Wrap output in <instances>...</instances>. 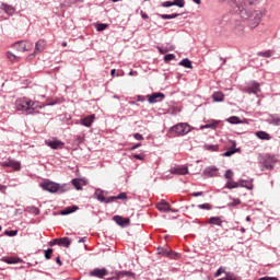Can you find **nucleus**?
Instances as JSON below:
<instances>
[{
	"label": "nucleus",
	"mask_w": 280,
	"mask_h": 280,
	"mask_svg": "<svg viewBox=\"0 0 280 280\" xmlns=\"http://www.w3.org/2000/svg\"><path fill=\"white\" fill-rule=\"evenodd\" d=\"M238 187H240V182H235L234 179L228 180V183H225V188L230 190Z\"/></svg>",
	"instance_id": "obj_26"
},
{
	"label": "nucleus",
	"mask_w": 280,
	"mask_h": 280,
	"mask_svg": "<svg viewBox=\"0 0 280 280\" xmlns=\"http://www.w3.org/2000/svg\"><path fill=\"white\" fill-rule=\"evenodd\" d=\"M45 144L51 148L52 150L65 148V142H61L59 140H46Z\"/></svg>",
	"instance_id": "obj_13"
},
{
	"label": "nucleus",
	"mask_w": 280,
	"mask_h": 280,
	"mask_svg": "<svg viewBox=\"0 0 280 280\" xmlns=\"http://www.w3.org/2000/svg\"><path fill=\"white\" fill-rule=\"evenodd\" d=\"M222 273H226L225 268L220 267L217 273H214V278H219Z\"/></svg>",
	"instance_id": "obj_44"
},
{
	"label": "nucleus",
	"mask_w": 280,
	"mask_h": 280,
	"mask_svg": "<svg viewBox=\"0 0 280 280\" xmlns=\"http://www.w3.org/2000/svg\"><path fill=\"white\" fill-rule=\"evenodd\" d=\"M95 28H96L97 32H103L106 28H108V24H102V23L101 24H96Z\"/></svg>",
	"instance_id": "obj_39"
},
{
	"label": "nucleus",
	"mask_w": 280,
	"mask_h": 280,
	"mask_svg": "<svg viewBox=\"0 0 280 280\" xmlns=\"http://www.w3.org/2000/svg\"><path fill=\"white\" fill-rule=\"evenodd\" d=\"M42 106L39 103L32 102L27 97L19 98L15 101V110L24 112L27 115H33L37 112V109H40Z\"/></svg>",
	"instance_id": "obj_2"
},
{
	"label": "nucleus",
	"mask_w": 280,
	"mask_h": 280,
	"mask_svg": "<svg viewBox=\"0 0 280 280\" xmlns=\"http://www.w3.org/2000/svg\"><path fill=\"white\" fill-rule=\"evenodd\" d=\"M47 46V42L45 39H39L37 43H35L34 54H42L45 51Z\"/></svg>",
	"instance_id": "obj_14"
},
{
	"label": "nucleus",
	"mask_w": 280,
	"mask_h": 280,
	"mask_svg": "<svg viewBox=\"0 0 280 280\" xmlns=\"http://www.w3.org/2000/svg\"><path fill=\"white\" fill-rule=\"evenodd\" d=\"M275 163H277V160L271 155H265L261 159V165L268 171L272 170Z\"/></svg>",
	"instance_id": "obj_8"
},
{
	"label": "nucleus",
	"mask_w": 280,
	"mask_h": 280,
	"mask_svg": "<svg viewBox=\"0 0 280 280\" xmlns=\"http://www.w3.org/2000/svg\"><path fill=\"white\" fill-rule=\"evenodd\" d=\"M116 72H117V70H116V69H113V70H112V75H115Z\"/></svg>",
	"instance_id": "obj_63"
},
{
	"label": "nucleus",
	"mask_w": 280,
	"mask_h": 280,
	"mask_svg": "<svg viewBox=\"0 0 280 280\" xmlns=\"http://www.w3.org/2000/svg\"><path fill=\"white\" fill-rule=\"evenodd\" d=\"M231 143H232V149L230 151H225L223 153V156H233L235 153L241 151L240 149H233V148H236L235 141H232Z\"/></svg>",
	"instance_id": "obj_24"
},
{
	"label": "nucleus",
	"mask_w": 280,
	"mask_h": 280,
	"mask_svg": "<svg viewBox=\"0 0 280 280\" xmlns=\"http://www.w3.org/2000/svg\"><path fill=\"white\" fill-rule=\"evenodd\" d=\"M133 158L139 160V161H144L145 155L144 154H135Z\"/></svg>",
	"instance_id": "obj_50"
},
{
	"label": "nucleus",
	"mask_w": 280,
	"mask_h": 280,
	"mask_svg": "<svg viewBox=\"0 0 280 280\" xmlns=\"http://www.w3.org/2000/svg\"><path fill=\"white\" fill-rule=\"evenodd\" d=\"M238 185H240V187L245 188L247 190H253V187H254L253 183L248 182L246 179H240Z\"/></svg>",
	"instance_id": "obj_23"
},
{
	"label": "nucleus",
	"mask_w": 280,
	"mask_h": 280,
	"mask_svg": "<svg viewBox=\"0 0 280 280\" xmlns=\"http://www.w3.org/2000/svg\"><path fill=\"white\" fill-rule=\"evenodd\" d=\"M202 195H203V191L191 192L192 197H199V196H202Z\"/></svg>",
	"instance_id": "obj_56"
},
{
	"label": "nucleus",
	"mask_w": 280,
	"mask_h": 280,
	"mask_svg": "<svg viewBox=\"0 0 280 280\" xmlns=\"http://www.w3.org/2000/svg\"><path fill=\"white\" fill-rule=\"evenodd\" d=\"M85 242V237H82L81 240H79V243H83Z\"/></svg>",
	"instance_id": "obj_64"
},
{
	"label": "nucleus",
	"mask_w": 280,
	"mask_h": 280,
	"mask_svg": "<svg viewBox=\"0 0 280 280\" xmlns=\"http://www.w3.org/2000/svg\"><path fill=\"white\" fill-rule=\"evenodd\" d=\"M128 75H138L137 71H130Z\"/></svg>",
	"instance_id": "obj_60"
},
{
	"label": "nucleus",
	"mask_w": 280,
	"mask_h": 280,
	"mask_svg": "<svg viewBox=\"0 0 280 280\" xmlns=\"http://www.w3.org/2000/svg\"><path fill=\"white\" fill-rule=\"evenodd\" d=\"M218 173H219V171H218L217 168H208V170L206 171V174H207L208 176H210V177L218 176Z\"/></svg>",
	"instance_id": "obj_36"
},
{
	"label": "nucleus",
	"mask_w": 280,
	"mask_h": 280,
	"mask_svg": "<svg viewBox=\"0 0 280 280\" xmlns=\"http://www.w3.org/2000/svg\"><path fill=\"white\" fill-rule=\"evenodd\" d=\"M95 116L94 114L89 115L82 119V125L86 128H91Z\"/></svg>",
	"instance_id": "obj_22"
},
{
	"label": "nucleus",
	"mask_w": 280,
	"mask_h": 280,
	"mask_svg": "<svg viewBox=\"0 0 280 280\" xmlns=\"http://www.w3.org/2000/svg\"><path fill=\"white\" fill-rule=\"evenodd\" d=\"M114 221L120 226L130 224L129 218H124V217H119V215L114 217Z\"/></svg>",
	"instance_id": "obj_20"
},
{
	"label": "nucleus",
	"mask_w": 280,
	"mask_h": 280,
	"mask_svg": "<svg viewBox=\"0 0 280 280\" xmlns=\"http://www.w3.org/2000/svg\"><path fill=\"white\" fill-rule=\"evenodd\" d=\"M229 122L233 124V125H236V124H241V120H240L238 117L232 116V117L229 118Z\"/></svg>",
	"instance_id": "obj_41"
},
{
	"label": "nucleus",
	"mask_w": 280,
	"mask_h": 280,
	"mask_svg": "<svg viewBox=\"0 0 280 280\" xmlns=\"http://www.w3.org/2000/svg\"><path fill=\"white\" fill-rule=\"evenodd\" d=\"M3 167H11L13 171L19 172L21 170V164L14 160H8L1 163Z\"/></svg>",
	"instance_id": "obj_11"
},
{
	"label": "nucleus",
	"mask_w": 280,
	"mask_h": 280,
	"mask_svg": "<svg viewBox=\"0 0 280 280\" xmlns=\"http://www.w3.org/2000/svg\"><path fill=\"white\" fill-rule=\"evenodd\" d=\"M7 57H8V59L11 61V62H19V60H20V58L19 57H16L14 54H12V52H10V51H8V54H7Z\"/></svg>",
	"instance_id": "obj_35"
},
{
	"label": "nucleus",
	"mask_w": 280,
	"mask_h": 280,
	"mask_svg": "<svg viewBox=\"0 0 280 280\" xmlns=\"http://www.w3.org/2000/svg\"><path fill=\"white\" fill-rule=\"evenodd\" d=\"M213 102H223L224 101V94L221 92H215L212 94Z\"/></svg>",
	"instance_id": "obj_29"
},
{
	"label": "nucleus",
	"mask_w": 280,
	"mask_h": 280,
	"mask_svg": "<svg viewBox=\"0 0 280 280\" xmlns=\"http://www.w3.org/2000/svg\"><path fill=\"white\" fill-rule=\"evenodd\" d=\"M122 278H135V273L131 271H116L114 279L115 280H120Z\"/></svg>",
	"instance_id": "obj_16"
},
{
	"label": "nucleus",
	"mask_w": 280,
	"mask_h": 280,
	"mask_svg": "<svg viewBox=\"0 0 280 280\" xmlns=\"http://www.w3.org/2000/svg\"><path fill=\"white\" fill-rule=\"evenodd\" d=\"M171 174L177 175V176H186L188 174V168L187 167H173V168H171Z\"/></svg>",
	"instance_id": "obj_17"
},
{
	"label": "nucleus",
	"mask_w": 280,
	"mask_h": 280,
	"mask_svg": "<svg viewBox=\"0 0 280 280\" xmlns=\"http://www.w3.org/2000/svg\"><path fill=\"white\" fill-rule=\"evenodd\" d=\"M128 196L126 192H120L118 196L107 198L106 205L113 203L115 200H126Z\"/></svg>",
	"instance_id": "obj_21"
},
{
	"label": "nucleus",
	"mask_w": 280,
	"mask_h": 280,
	"mask_svg": "<svg viewBox=\"0 0 280 280\" xmlns=\"http://www.w3.org/2000/svg\"><path fill=\"white\" fill-rule=\"evenodd\" d=\"M96 199H97V201L105 202V203L108 201V199H106L103 196V191H96Z\"/></svg>",
	"instance_id": "obj_37"
},
{
	"label": "nucleus",
	"mask_w": 280,
	"mask_h": 280,
	"mask_svg": "<svg viewBox=\"0 0 280 280\" xmlns=\"http://www.w3.org/2000/svg\"><path fill=\"white\" fill-rule=\"evenodd\" d=\"M13 47L19 52H28L34 48V44H32L28 40H21V42L14 43Z\"/></svg>",
	"instance_id": "obj_5"
},
{
	"label": "nucleus",
	"mask_w": 280,
	"mask_h": 280,
	"mask_svg": "<svg viewBox=\"0 0 280 280\" xmlns=\"http://www.w3.org/2000/svg\"><path fill=\"white\" fill-rule=\"evenodd\" d=\"M224 178L228 179L229 182L230 180H234V172L229 170V171H225V174H224Z\"/></svg>",
	"instance_id": "obj_38"
},
{
	"label": "nucleus",
	"mask_w": 280,
	"mask_h": 280,
	"mask_svg": "<svg viewBox=\"0 0 280 280\" xmlns=\"http://www.w3.org/2000/svg\"><path fill=\"white\" fill-rule=\"evenodd\" d=\"M31 213H34V214H39V209L38 208H31Z\"/></svg>",
	"instance_id": "obj_54"
},
{
	"label": "nucleus",
	"mask_w": 280,
	"mask_h": 280,
	"mask_svg": "<svg viewBox=\"0 0 280 280\" xmlns=\"http://www.w3.org/2000/svg\"><path fill=\"white\" fill-rule=\"evenodd\" d=\"M156 209L160 212H176V210L171 208V203H168L165 199H161L158 203H156Z\"/></svg>",
	"instance_id": "obj_7"
},
{
	"label": "nucleus",
	"mask_w": 280,
	"mask_h": 280,
	"mask_svg": "<svg viewBox=\"0 0 280 280\" xmlns=\"http://www.w3.org/2000/svg\"><path fill=\"white\" fill-rule=\"evenodd\" d=\"M179 66L186 68V69H192V61L189 60L188 58H184L180 62Z\"/></svg>",
	"instance_id": "obj_28"
},
{
	"label": "nucleus",
	"mask_w": 280,
	"mask_h": 280,
	"mask_svg": "<svg viewBox=\"0 0 280 280\" xmlns=\"http://www.w3.org/2000/svg\"><path fill=\"white\" fill-rule=\"evenodd\" d=\"M189 131H191V128L189 127V125L187 122H179L175 126H173L168 133L171 137H174V135L176 136H186Z\"/></svg>",
	"instance_id": "obj_3"
},
{
	"label": "nucleus",
	"mask_w": 280,
	"mask_h": 280,
	"mask_svg": "<svg viewBox=\"0 0 280 280\" xmlns=\"http://www.w3.org/2000/svg\"><path fill=\"white\" fill-rule=\"evenodd\" d=\"M62 47H67L68 46V43L67 42H62Z\"/></svg>",
	"instance_id": "obj_62"
},
{
	"label": "nucleus",
	"mask_w": 280,
	"mask_h": 280,
	"mask_svg": "<svg viewBox=\"0 0 280 280\" xmlns=\"http://www.w3.org/2000/svg\"><path fill=\"white\" fill-rule=\"evenodd\" d=\"M40 187L45 190L48 191L50 194H57L58 191L61 190V187L59 184L51 182V180H44L40 184Z\"/></svg>",
	"instance_id": "obj_4"
},
{
	"label": "nucleus",
	"mask_w": 280,
	"mask_h": 280,
	"mask_svg": "<svg viewBox=\"0 0 280 280\" xmlns=\"http://www.w3.org/2000/svg\"><path fill=\"white\" fill-rule=\"evenodd\" d=\"M219 124H220L219 121H212V122H209V124H206V125H201L200 129H205V128L217 129Z\"/></svg>",
	"instance_id": "obj_32"
},
{
	"label": "nucleus",
	"mask_w": 280,
	"mask_h": 280,
	"mask_svg": "<svg viewBox=\"0 0 280 280\" xmlns=\"http://www.w3.org/2000/svg\"><path fill=\"white\" fill-rule=\"evenodd\" d=\"M56 262H57V265L62 266V262H61V260H60V257H57V258H56Z\"/></svg>",
	"instance_id": "obj_59"
},
{
	"label": "nucleus",
	"mask_w": 280,
	"mask_h": 280,
	"mask_svg": "<svg viewBox=\"0 0 280 280\" xmlns=\"http://www.w3.org/2000/svg\"><path fill=\"white\" fill-rule=\"evenodd\" d=\"M257 56L264 57V58H270L272 56L271 50H267L265 52H257Z\"/></svg>",
	"instance_id": "obj_40"
},
{
	"label": "nucleus",
	"mask_w": 280,
	"mask_h": 280,
	"mask_svg": "<svg viewBox=\"0 0 280 280\" xmlns=\"http://www.w3.org/2000/svg\"><path fill=\"white\" fill-rule=\"evenodd\" d=\"M140 14H141L142 19H144V20L149 19V16H148V14L145 12L141 11Z\"/></svg>",
	"instance_id": "obj_57"
},
{
	"label": "nucleus",
	"mask_w": 280,
	"mask_h": 280,
	"mask_svg": "<svg viewBox=\"0 0 280 280\" xmlns=\"http://www.w3.org/2000/svg\"><path fill=\"white\" fill-rule=\"evenodd\" d=\"M4 12L8 13V14H13L14 13V9L12 7H8V5H4Z\"/></svg>",
	"instance_id": "obj_48"
},
{
	"label": "nucleus",
	"mask_w": 280,
	"mask_h": 280,
	"mask_svg": "<svg viewBox=\"0 0 280 280\" xmlns=\"http://www.w3.org/2000/svg\"><path fill=\"white\" fill-rule=\"evenodd\" d=\"M141 147H142V143H141V142H138V143H136L133 147L130 148V151H133V150H136V149H138V148H141Z\"/></svg>",
	"instance_id": "obj_53"
},
{
	"label": "nucleus",
	"mask_w": 280,
	"mask_h": 280,
	"mask_svg": "<svg viewBox=\"0 0 280 280\" xmlns=\"http://www.w3.org/2000/svg\"><path fill=\"white\" fill-rule=\"evenodd\" d=\"M7 187L4 185H0V191H5Z\"/></svg>",
	"instance_id": "obj_61"
},
{
	"label": "nucleus",
	"mask_w": 280,
	"mask_h": 280,
	"mask_svg": "<svg viewBox=\"0 0 280 280\" xmlns=\"http://www.w3.org/2000/svg\"><path fill=\"white\" fill-rule=\"evenodd\" d=\"M253 2H247L246 0H235L234 12L238 14L243 20H249L248 26L250 30L257 28L262 19V11L259 9H250Z\"/></svg>",
	"instance_id": "obj_1"
},
{
	"label": "nucleus",
	"mask_w": 280,
	"mask_h": 280,
	"mask_svg": "<svg viewBox=\"0 0 280 280\" xmlns=\"http://www.w3.org/2000/svg\"><path fill=\"white\" fill-rule=\"evenodd\" d=\"M241 205V199H232V201L229 203V207H236Z\"/></svg>",
	"instance_id": "obj_43"
},
{
	"label": "nucleus",
	"mask_w": 280,
	"mask_h": 280,
	"mask_svg": "<svg viewBox=\"0 0 280 280\" xmlns=\"http://www.w3.org/2000/svg\"><path fill=\"white\" fill-rule=\"evenodd\" d=\"M145 97L143 95H138L137 96V102H144Z\"/></svg>",
	"instance_id": "obj_55"
},
{
	"label": "nucleus",
	"mask_w": 280,
	"mask_h": 280,
	"mask_svg": "<svg viewBox=\"0 0 280 280\" xmlns=\"http://www.w3.org/2000/svg\"><path fill=\"white\" fill-rule=\"evenodd\" d=\"M133 137H135L136 140H139V141L144 140L143 136H142L141 133H139V132H136V133L133 135Z\"/></svg>",
	"instance_id": "obj_49"
},
{
	"label": "nucleus",
	"mask_w": 280,
	"mask_h": 280,
	"mask_svg": "<svg viewBox=\"0 0 280 280\" xmlns=\"http://www.w3.org/2000/svg\"><path fill=\"white\" fill-rule=\"evenodd\" d=\"M4 262H7L9 265H14V264L21 262V259L18 257H8L4 259Z\"/></svg>",
	"instance_id": "obj_33"
},
{
	"label": "nucleus",
	"mask_w": 280,
	"mask_h": 280,
	"mask_svg": "<svg viewBox=\"0 0 280 280\" xmlns=\"http://www.w3.org/2000/svg\"><path fill=\"white\" fill-rule=\"evenodd\" d=\"M244 91L247 94L258 95L261 92L260 84L256 81H253L252 83H249V85L245 86Z\"/></svg>",
	"instance_id": "obj_6"
},
{
	"label": "nucleus",
	"mask_w": 280,
	"mask_h": 280,
	"mask_svg": "<svg viewBox=\"0 0 280 280\" xmlns=\"http://www.w3.org/2000/svg\"><path fill=\"white\" fill-rule=\"evenodd\" d=\"M4 235L9 237H14L18 235V231H4Z\"/></svg>",
	"instance_id": "obj_45"
},
{
	"label": "nucleus",
	"mask_w": 280,
	"mask_h": 280,
	"mask_svg": "<svg viewBox=\"0 0 280 280\" xmlns=\"http://www.w3.org/2000/svg\"><path fill=\"white\" fill-rule=\"evenodd\" d=\"M222 219L220 217H210L208 220L209 224H213V225H218L221 226L222 225Z\"/></svg>",
	"instance_id": "obj_25"
},
{
	"label": "nucleus",
	"mask_w": 280,
	"mask_h": 280,
	"mask_svg": "<svg viewBox=\"0 0 280 280\" xmlns=\"http://www.w3.org/2000/svg\"><path fill=\"white\" fill-rule=\"evenodd\" d=\"M90 276L93 278L103 279L104 277L108 276V270H106L105 268H96L90 272Z\"/></svg>",
	"instance_id": "obj_12"
},
{
	"label": "nucleus",
	"mask_w": 280,
	"mask_h": 280,
	"mask_svg": "<svg viewBox=\"0 0 280 280\" xmlns=\"http://www.w3.org/2000/svg\"><path fill=\"white\" fill-rule=\"evenodd\" d=\"M164 97H165V94H163V93H153V94L147 95V98L150 104H155L158 102H161L164 100Z\"/></svg>",
	"instance_id": "obj_10"
},
{
	"label": "nucleus",
	"mask_w": 280,
	"mask_h": 280,
	"mask_svg": "<svg viewBox=\"0 0 280 280\" xmlns=\"http://www.w3.org/2000/svg\"><path fill=\"white\" fill-rule=\"evenodd\" d=\"M72 185L74 186V188L77 190H82V186H85L88 185V180L86 179H81V178H75V179H72Z\"/></svg>",
	"instance_id": "obj_19"
},
{
	"label": "nucleus",
	"mask_w": 280,
	"mask_h": 280,
	"mask_svg": "<svg viewBox=\"0 0 280 280\" xmlns=\"http://www.w3.org/2000/svg\"><path fill=\"white\" fill-rule=\"evenodd\" d=\"M159 254L164 255L171 259L176 258L178 255L177 253L173 252L172 249L159 248Z\"/></svg>",
	"instance_id": "obj_18"
},
{
	"label": "nucleus",
	"mask_w": 280,
	"mask_h": 280,
	"mask_svg": "<svg viewBox=\"0 0 280 280\" xmlns=\"http://www.w3.org/2000/svg\"><path fill=\"white\" fill-rule=\"evenodd\" d=\"M173 5L184 8L185 7V0H173V1L162 2V7H164V8H170V7H173Z\"/></svg>",
	"instance_id": "obj_15"
},
{
	"label": "nucleus",
	"mask_w": 280,
	"mask_h": 280,
	"mask_svg": "<svg viewBox=\"0 0 280 280\" xmlns=\"http://www.w3.org/2000/svg\"><path fill=\"white\" fill-rule=\"evenodd\" d=\"M175 59H176V57H175L174 54H168V55H166V56L164 57V61H165V62H171V61H173V60H175Z\"/></svg>",
	"instance_id": "obj_42"
},
{
	"label": "nucleus",
	"mask_w": 280,
	"mask_h": 280,
	"mask_svg": "<svg viewBox=\"0 0 280 280\" xmlns=\"http://www.w3.org/2000/svg\"><path fill=\"white\" fill-rule=\"evenodd\" d=\"M36 55H38V54H35V52L31 54V55L27 57V60L34 59Z\"/></svg>",
	"instance_id": "obj_58"
},
{
	"label": "nucleus",
	"mask_w": 280,
	"mask_h": 280,
	"mask_svg": "<svg viewBox=\"0 0 280 280\" xmlns=\"http://www.w3.org/2000/svg\"><path fill=\"white\" fill-rule=\"evenodd\" d=\"M51 254H52V249L51 248L45 250V259L49 260L51 258Z\"/></svg>",
	"instance_id": "obj_46"
},
{
	"label": "nucleus",
	"mask_w": 280,
	"mask_h": 280,
	"mask_svg": "<svg viewBox=\"0 0 280 280\" xmlns=\"http://www.w3.org/2000/svg\"><path fill=\"white\" fill-rule=\"evenodd\" d=\"M225 280H238V278L231 276L230 273H225Z\"/></svg>",
	"instance_id": "obj_52"
},
{
	"label": "nucleus",
	"mask_w": 280,
	"mask_h": 280,
	"mask_svg": "<svg viewBox=\"0 0 280 280\" xmlns=\"http://www.w3.org/2000/svg\"><path fill=\"white\" fill-rule=\"evenodd\" d=\"M158 50L160 54L164 55V54H167L168 51H173L174 47L173 46H168V47L158 46Z\"/></svg>",
	"instance_id": "obj_31"
},
{
	"label": "nucleus",
	"mask_w": 280,
	"mask_h": 280,
	"mask_svg": "<svg viewBox=\"0 0 280 280\" xmlns=\"http://www.w3.org/2000/svg\"><path fill=\"white\" fill-rule=\"evenodd\" d=\"M198 208L201 210H211V207L209 203L199 205Z\"/></svg>",
	"instance_id": "obj_47"
},
{
	"label": "nucleus",
	"mask_w": 280,
	"mask_h": 280,
	"mask_svg": "<svg viewBox=\"0 0 280 280\" xmlns=\"http://www.w3.org/2000/svg\"><path fill=\"white\" fill-rule=\"evenodd\" d=\"M177 16H180V14L178 13H173V14H161L160 18L162 20H172V19H176Z\"/></svg>",
	"instance_id": "obj_34"
},
{
	"label": "nucleus",
	"mask_w": 280,
	"mask_h": 280,
	"mask_svg": "<svg viewBox=\"0 0 280 280\" xmlns=\"http://www.w3.org/2000/svg\"><path fill=\"white\" fill-rule=\"evenodd\" d=\"M259 280H279V279L277 277H268V276H266V277L260 278Z\"/></svg>",
	"instance_id": "obj_51"
},
{
	"label": "nucleus",
	"mask_w": 280,
	"mask_h": 280,
	"mask_svg": "<svg viewBox=\"0 0 280 280\" xmlns=\"http://www.w3.org/2000/svg\"><path fill=\"white\" fill-rule=\"evenodd\" d=\"M78 209H79V208H78L77 206L70 207V208H67V209L62 210V211H61V214H62V215H68V214H70V213H74V212L78 211Z\"/></svg>",
	"instance_id": "obj_30"
},
{
	"label": "nucleus",
	"mask_w": 280,
	"mask_h": 280,
	"mask_svg": "<svg viewBox=\"0 0 280 280\" xmlns=\"http://www.w3.org/2000/svg\"><path fill=\"white\" fill-rule=\"evenodd\" d=\"M59 245L66 248H69L71 245V240L69 237H59V238H54L50 242V246Z\"/></svg>",
	"instance_id": "obj_9"
},
{
	"label": "nucleus",
	"mask_w": 280,
	"mask_h": 280,
	"mask_svg": "<svg viewBox=\"0 0 280 280\" xmlns=\"http://www.w3.org/2000/svg\"><path fill=\"white\" fill-rule=\"evenodd\" d=\"M256 137L261 140H270L271 137L267 131H256Z\"/></svg>",
	"instance_id": "obj_27"
}]
</instances>
